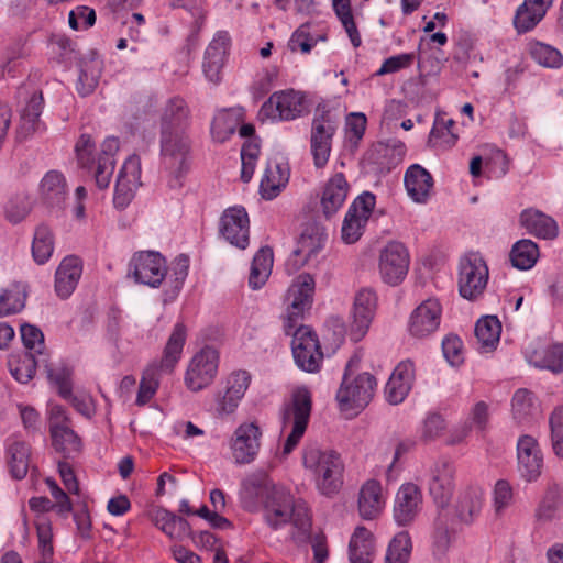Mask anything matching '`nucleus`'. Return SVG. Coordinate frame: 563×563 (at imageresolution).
Returning <instances> with one entry per match:
<instances>
[{
    "mask_svg": "<svg viewBox=\"0 0 563 563\" xmlns=\"http://www.w3.org/2000/svg\"><path fill=\"white\" fill-rule=\"evenodd\" d=\"M52 443L55 450L65 455L76 454L81 448L78 435L69 426L60 428L58 437L56 439L52 438Z\"/></svg>",
    "mask_w": 563,
    "mask_h": 563,
    "instance_id": "59",
    "label": "nucleus"
},
{
    "mask_svg": "<svg viewBox=\"0 0 563 563\" xmlns=\"http://www.w3.org/2000/svg\"><path fill=\"white\" fill-rule=\"evenodd\" d=\"M243 110L232 108L217 112L211 123V136L213 141L223 143L230 139L236 128L243 122Z\"/></svg>",
    "mask_w": 563,
    "mask_h": 563,
    "instance_id": "38",
    "label": "nucleus"
},
{
    "mask_svg": "<svg viewBox=\"0 0 563 563\" xmlns=\"http://www.w3.org/2000/svg\"><path fill=\"white\" fill-rule=\"evenodd\" d=\"M540 368L549 369L553 373L563 371V343L553 344L548 347L542 361L536 362Z\"/></svg>",
    "mask_w": 563,
    "mask_h": 563,
    "instance_id": "64",
    "label": "nucleus"
},
{
    "mask_svg": "<svg viewBox=\"0 0 563 563\" xmlns=\"http://www.w3.org/2000/svg\"><path fill=\"white\" fill-rule=\"evenodd\" d=\"M411 551V538L407 531H401L390 540L385 555V563H408Z\"/></svg>",
    "mask_w": 563,
    "mask_h": 563,
    "instance_id": "52",
    "label": "nucleus"
},
{
    "mask_svg": "<svg viewBox=\"0 0 563 563\" xmlns=\"http://www.w3.org/2000/svg\"><path fill=\"white\" fill-rule=\"evenodd\" d=\"M55 247L53 231L45 224L35 229L32 242V256L35 263L43 265L49 261Z\"/></svg>",
    "mask_w": 563,
    "mask_h": 563,
    "instance_id": "48",
    "label": "nucleus"
},
{
    "mask_svg": "<svg viewBox=\"0 0 563 563\" xmlns=\"http://www.w3.org/2000/svg\"><path fill=\"white\" fill-rule=\"evenodd\" d=\"M422 493L413 483H404L397 490L394 501V519L398 526L410 525L422 509Z\"/></svg>",
    "mask_w": 563,
    "mask_h": 563,
    "instance_id": "19",
    "label": "nucleus"
},
{
    "mask_svg": "<svg viewBox=\"0 0 563 563\" xmlns=\"http://www.w3.org/2000/svg\"><path fill=\"white\" fill-rule=\"evenodd\" d=\"M532 59L542 67L559 69L563 66V54L545 43L534 42L529 45Z\"/></svg>",
    "mask_w": 563,
    "mask_h": 563,
    "instance_id": "50",
    "label": "nucleus"
},
{
    "mask_svg": "<svg viewBox=\"0 0 563 563\" xmlns=\"http://www.w3.org/2000/svg\"><path fill=\"white\" fill-rule=\"evenodd\" d=\"M404 185L408 197L416 203H427L434 187L432 175L420 164L410 165L404 175Z\"/></svg>",
    "mask_w": 563,
    "mask_h": 563,
    "instance_id": "25",
    "label": "nucleus"
},
{
    "mask_svg": "<svg viewBox=\"0 0 563 563\" xmlns=\"http://www.w3.org/2000/svg\"><path fill=\"white\" fill-rule=\"evenodd\" d=\"M30 450L25 442L13 438L8 439L7 462L12 476L16 479L23 478L29 470Z\"/></svg>",
    "mask_w": 563,
    "mask_h": 563,
    "instance_id": "44",
    "label": "nucleus"
},
{
    "mask_svg": "<svg viewBox=\"0 0 563 563\" xmlns=\"http://www.w3.org/2000/svg\"><path fill=\"white\" fill-rule=\"evenodd\" d=\"M325 238L327 235L321 227L317 224L307 225L300 234L297 246L292 252L295 261L299 265L307 263L323 247Z\"/></svg>",
    "mask_w": 563,
    "mask_h": 563,
    "instance_id": "32",
    "label": "nucleus"
},
{
    "mask_svg": "<svg viewBox=\"0 0 563 563\" xmlns=\"http://www.w3.org/2000/svg\"><path fill=\"white\" fill-rule=\"evenodd\" d=\"M290 169L286 163L268 162L260 183V194L266 200L276 198L289 181Z\"/></svg>",
    "mask_w": 563,
    "mask_h": 563,
    "instance_id": "31",
    "label": "nucleus"
},
{
    "mask_svg": "<svg viewBox=\"0 0 563 563\" xmlns=\"http://www.w3.org/2000/svg\"><path fill=\"white\" fill-rule=\"evenodd\" d=\"M332 7L352 45L358 47L362 44V38L354 22L351 0H332Z\"/></svg>",
    "mask_w": 563,
    "mask_h": 563,
    "instance_id": "51",
    "label": "nucleus"
},
{
    "mask_svg": "<svg viewBox=\"0 0 563 563\" xmlns=\"http://www.w3.org/2000/svg\"><path fill=\"white\" fill-rule=\"evenodd\" d=\"M360 356L354 355L347 363L342 384L336 393V400L341 410H362L372 400L377 382L367 372L352 377L353 368L360 363Z\"/></svg>",
    "mask_w": 563,
    "mask_h": 563,
    "instance_id": "5",
    "label": "nucleus"
},
{
    "mask_svg": "<svg viewBox=\"0 0 563 563\" xmlns=\"http://www.w3.org/2000/svg\"><path fill=\"white\" fill-rule=\"evenodd\" d=\"M375 551L373 533L363 526H357L349 542L350 563H371Z\"/></svg>",
    "mask_w": 563,
    "mask_h": 563,
    "instance_id": "35",
    "label": "nucleus"
},
{
    "mask_svg": "<svg viewBox=\"0 0 563 563\" xmlns=\"http://www.w3.org/2000/svg\"><path fill=\"white\" fill-rule=\"evenodd\" d=\"M375 205L376 197L369 191L362 192L353 200L341 228V238L345 244H354L361 239Z\"/></svg>",
    "mask_w": 563,
    "mask_h": 563,
    "instance_id": "10",
    "label": "nucleus"
},
{
    "mask_svg": "<svg viewBox=\"0 0 563 563\" xmlns=\"http://www.w3.org/2000/svg\"><path fill=\"white\" fill-rule=\"evenodd\" d=\"M25 291L20 285H12L0 294V318L20 312L25 305Z\"/></svg>",
    "mask_w": 563,
    "mask_h": 563,
    "instance_id": "54",
    "label": "nucleus"
},
{
    "mask_svg": "<svg viewBox=\"0 0 563 563\" xmlns=\"http://www.w3.org/2000/svg\"><path fill=\"white\" fill-rule=\"evenodd\" d=\"M518 471L527 482H534L541 475L543 456L537 440L522 435L517 442Z\"/></svg>",
    "mask_w": 563,
    "mask_h": 563,
    "instance_id": "20",
    "label": "nucleus"
},
{
    "mask_svg": "<svg viewBox=\"0 0 563 563\" xmlns=\"http://www.w3.org/2000/svg\"><path fill=\"white\" fill-rule=\"evenodd\" d=\"M302 464L322 495L332 496L340 490L344 465L335 451L309 444L303 449Z\"/></svg>",
    "mask_w": 563,
    "mask_h": 563,
    "instance_id": "2",
    "label": "nucleus"
},
{
    "mask_svg": "<svg viewBox=\"0 0 563 563\" xmlns=\"http://www.w3.org/2000/svg\"><path fill=\"white\" fill-rule=\"evenodd\" d=\"M186 342V328L181 323H177L163 351V356L158 364H153L158 371L170 373L179 362L183 349Z\"/></svg>",
    "mask_w": 563,
    "mask_h": 563,
    "instance_id": "36",
    "label": "nucleus"
},
{
    "mask_svg": "<svg viewBox=\"0 0 563 563\" xmlns=\"http://www.w3.org/2000/svg\"><path fill=\"white\" fill-rule=\"evenodd\" d=\"M316 283L311 275L300 274L289 286L285 305L294 306L308 310L311 307L314 294Z\"/></svg>",
    "mask_w": 563,
    "mask_h": 563,
    "instance_id": "39",
    "label": "nucleus"
},
{
    "mask_svg": "<svg viewBox=\"0 0 563 563\" xmlns=\"http://www.w3.org/2000/svg\"><path fill=\"white\" fill-rule=\"evenodd\" d=\"M147 517L152 523L170 540L183 541L191 532L190 526L186 519L176 516L163 507L150 509Z\"/></svg>",
    "mask_w": 563,
    "mask_h": 563,
    "instance_id": "28",
    "label": "nucleus"
},
{
    "mask_svg": "<svg viewBox=\"0 0 563 563\" xmlns=\"http://www.w3.org/2000/svg\"><path fill=\"white\" fill-rule=\"evenodd\" d=\"M520 224L528 233L539 239L554 240L559 235L558 222L551 216L534 208L521 211Z\"/></svg>",
    "mask_w": 563,
    "mask_h": 563,
    "instance_id": "30",
    "label": "nucleus"
},
{
    "mask_svg": "<svg viewBox=\"0 0 563 563\" xmlns=\"http://www.w3.org/2000/svg\"><path fill=\"white\" fill-rule=\"evenodd\" d=\"M442 318V306L437 298L422 301L410 314L408 332L417 339L427 338L438 331Z\"/></svg>",
    "mask_w": 563,
    "mask_h": 563,
    "instance_id": "17",
    "label": "nucleus"
},
{
    "mask_svg": "<svg viewBox=\"0 0 563 563\" xmlns=\"http://www.w3.org/2000/svg\"><path fill=\"white\" fill-rule=\"evenodd\" d=\"M49 379L57 386L59 395L65 399H70L75 409L86 417H91L95 412L93 400L88 394H77L71 396V383L69 373L66 371H48Z\"/></svg>",
    "mask_w": 563,
    "mask_h": 563,
    "instance_id": "33",
    "label": "nucleus"
},
{
    "mask_svg": "<svg viewBox=\"0 0 563 563\" xmlns=\"http://www.w3.org/2000/svg\"><path fill=\"white\" fill-rule=\"evenodd\" d=\"M455 467L448 461L434 463L430 471L429 492L438 506L449 504L455 489Z\"/></svg>",
    "mask_w": 563,
    "mask_h": 563,
    "instance_id": "22",
    "label": "nucleus"
},
{
    "mask_svg": "<svg viewBox=\"0 0 563 563\" xmlns=\"http://www.w3.org/2000/svg\"><path fill=\"white\" fill-rule=\"evenodd\" d=\"M416 377L415 365L410 360L401 361L393 371L385 387L389 404L398 405L409 395Z\"/></svg>",
    "mask_w": 563,
    "mask_h": 563,
    "instance_id": "24",
    "label": "nucleus"
},
{
    "mask_svg": "<svg viewBox=\"0 0 563 563\" xmlns=\"http://www.w3.org/2000/svg\"><path fill=\"white\" fill-rule=\"evenodd\" d=\"M230 37L227 32H218L208 45L203 58V73L211 82L220 80L221 69L224 65Z\"/></svg>",
    "mask_w": 563,
    "mask_h": 563,
    "instance_id": "26",
    "label": "nucleus"
},
{
    "mask_svg": "<svg viewBox=\"0 0 563 563\" xmlns=\"http://www.w3.org/2000/svg\"><path fill=\"white\" fill-rule=\"evenodd\" d=\"M263 430L256 421L240 423L228 441L232 461L238 465L254 462L262 445Z\"/></svg>",
    "mask_w": 563,
    "mask_h": 563,
    "instance_id": "8",
    "label": "nucleus"
},
{
    "mask_svg": "<svg viewBox=\"0 0 563 563\" xmlns=\"http://www.w3.org/2000/svg\"><path fill=\"white\" fill-rule=\"evenodd\" d=\"M189 109L186 101L179 97L170 98L162 113V129L180 130L187 126Z\"/></svg>",
    "mask_w": 563,
    "mask_h": 563,
    "instance_id": "46",
    "label": "nucleus"
},
{
    "mask_svg": "<svg viewBox=\"0 0 563 563\" xmlns=\"http://www.w3.org/2000/svg\"><path fill=\"white\" fill-rule=\"evenodd\" d=\"M291 350L295 363L308 373L319 371L323 354L317 334L309 327H299L294 332Z\"/></svg>",
    "mask_w": 563,
    "mask_h": 563,
    "instance_id": "14",
    "label": "nucleus"
},
{
    "mask_svg": "<svg viewBox=\"0 0 563 563\" xmlns=\"http://www.w3.org/2000/svg\"><path fill=\"white\" fill-rule=\"evenodd\" d=\"M539 255L537 243L529 239H522L512 245L509 256L514 267L528 271L536 265Z\"/></svg>",
    "mask_w": 563,
    "mask_h": 563,
    "instance_id": "47",
    "label": "nucleus"
},
{
    "mask_svg": "<svg viewBox=\"0 0 563 563\" xmlns=\"http://www.w3.org/2000/svg\"><path fill=\"white\" fill-rule=\"evenodd\" d=\"M262 516L272 530L291 525L292 537L296 539L307 536L311 528V516L306 503L296 498L291 490L283 485L267 490L266 500L262 505Z\"/></svg>",
    "mask_w": 563,
    "mask_h": 563,
    "instance_id": "1",
    "label": "nucleus"
},
{
    "mask_svg": "<svg viewBox=\"0 0 563 563\" xmlns=\"http://www.w3.org/2000/svg\"><path fill=\"white\" fill-rule=\"evenodd\" d=\"M95 144L90 135L82 134L76 143V155L80 166L93 167V177L99 189L109 187L111 177L115 167V154L119 151L120 142L114 136L107 137L100 148V153L95 165L92 157Z\"/></svg>",
    "mask_w": 563,
    "mask_h": 563,
    "instance_id": "4",
    "label": "nucleus"
},
{
    "mask_svg": "<svg viewBox=\"0 0 563 563\" xmlns=\"http://www.w3.org/2000/svg\"><path fill=\"white\" fill-rule=\"evenodd\" d=\"M45 361V358L36 357L34 353L22 352L12 354L9 357L8 365L11 375L19 383L25 384L32 379L36 366Z\"/></svg>",
    "mask_w": 563,
    "mask_h": 563,
    "instance_id": "45",
    "label": "nucleus"
},
{
    "mask_svg": "<svg viewBox=\"0 0 563 563\" xmlns=\"http://www.w3.org/2000/svg\"><path fill=\"white\" fill-rule=\"evenodd\" d=\"M350 185L342 173L330 177L321 192V209L325 217L335 214L345 203Z\"/></svg>",
    "mask_w": 563,
    "mask_h": 563,
    "instance_id": "27",
    "label": "nucleus"
},
{
    "mask_svg": "<svg viewBox=\"0 0 563 563\" xmlns=\"http://www.w3.org/2000/svg\"><path fill=\"white\" fill-rule=\"evenodd\" d=\"M377 308V295L372 288L360 289L354 297L350 336L354 342L367 333Z\"/></svg>",
    "mask_w": 563,
    "mask_h": 563,
    "instance_id": "16",
    "label": "nucleus"
},
{
    "mask_svg": "<svg viewBox=\"0 0 563 563\" xmlns=\"http://www.w3.org/2000/svg\"><path fill=\"white\" fill-rule=\"evenodd\" d=\"M410 267V254L404 243L389 241L378 253L377 271L379 279L391 287L406 279Z\"/></svg>",
    "mask_w": 563,
    "mask_h": 563,
    "instance_id": "7",
    "label": "nucleus"
},
{
    "mask_svg": "<svg viewBox=\"0 0 563 563\" xmlns=\"http://www.w3.org/2000/svg\"><path fill=\"white\" fill-rule=\"evenodd\" d=\"M42 200L51 208H60L67 195L66 179L56 170L47 172L40 185Z\"/></svg>",
    "mask_w": 563,
    "mask_h": 563,
    "instance_id": "37",
    "label": "nucleus"
},
{
    "mask_svg": "<svg viewBox=\"0 0 563 563\" xmlns=\"http://www.w3.org/2000/svg\"><path fill=\"white\" fill-rule=\"evenodd\" d=\"M515 501L512 485L506 479H498L492 490V505L497 516H501Z\"/></svg>",
    "mask_w": 563,
    "mask_h": 563,
    "instance_id": "56",
    "label": "nucleus"
},
{
    "mask_svg": "<svg viewBox=\"0 0 563 563\" xmlns=\"http://www.w3.org/2000/svg\"><path fill=\"white\" fill-rule=\"evenodd\" d=\"M82 274V264L77 256H66L55 272L54 288L60 299H67L76 289Z\"/></svg>",
    "mask_w": 563,
    "mask_h": 563,
    "instance_id": "29",
    "label": "nucleus"
},
{
    "mask_svg": "<svg viewBox=\"0 0 563 563\" xmlns=\"http://www.w3.org/2000/svg\"><path fill=\"white\" fill-rule=\"evenodd\" d=\"M43 109V96L41 91L33 90L27 97L25 96V104L20 111L19 134L27 137L42 128L40 115Z\"/></svg>",
    "mask_w": 563,
    "mask_h": 563,
    "instance_id": "34",
    "label": "nucleus"
},
{
    "mask_svg": "<svg viewBox=\"0 0 563 563\" xmlns=\"http://www.w3.org/2000/svg\"><path fill=\"white\" fill-rule=\"evenodd\" d=\"M38 538V547L44 560L53 555V530L52 522L45 516H40L35 522Z\"/></svg>",
    "mask_w": 563,
    "mask_h": 563,
    "instance_id": "61",
    "label": "nucleus"
},
{
    "mask_svg": "<svg viewBox=\"0 0 563 563\" xmlns=\"http://www.w3.org/2000/svg\"><path fill=\"white\" fill-rule=\"evenodd\" d=\"M141 159L136 155L129 156L119 170L113 203L118 209L126 208L134 199L137 189L142 186L141 181Z\"/></svg>",
    "mask_w": 563,
    "mask_h": 563,
    "instance_id": "15",
    "label": "nucleus"
},
{
    "mask_svg": "<svg viewBox=\"0 0 563 563\" xmlns=\"http://www.w3.org/2000/svg\"><path fill=\"white\" fill-rule=\"evenodd\" d=\"M325 40V35L312 34L310 24H302L291 35L288 46L292 52L300 51L301 53L307 54L310 53L312 47H314L319 41Z\"/></svg>",
    "mask_w": 563,
    "mask_h": 563,
    "instance_id": "55",
    "label": "nucleus"
},
{
    "mask_svg": "<svg viewBox=\"0 0 563 563\" xmlns=\"http://www.w3.org/2000/svg\"><path fill=\"white\" fill-rule=\"evenodd\" d=\"M159 372L152 365L144 371L139 386L136 405L144 406L155 396L159 386Z\"/></svg>",
    "mask_w": 563,
    "mask_h": 563,
    "instance_id": "57",
    "label": "nucleus"
},
{
    "mask_svg": "<svg viewBox=\"0 0 563 563\" xmlns=\"http://www.w3.org/2000/svg\"><path fill=\"white\" fill-rule=\"evenodd\" d=\"M387 495L376 479L366 481L360 488L357 509L362 519L375 520L386 507Z\"/></svg>",
    "mask_w": 563,
    "mask_h": 563,
    "instance_id": "23",
    "label": "nucleus"
},
{
    "mask_svg": "<svg viewBox=\"0 0 563 563\" xmlns=\"http://www.w3.org/2000/svg\"><path fill=\"white\" fill-rule=\"evenodd\" d=\"M501 333V323L495 316L481 318L475 327V335L482 352H490L499 343Z\"/></svg>",
    "mask_w": 563,
    "mask_h": 563,
    "instance_id": "43",
    "label": "nucleus"
},
{
    "mask_svg": "<svg viewBox=\"0 0 563 563\" xmlns=\"http://www.w3.org/2000/svg\"><path fill=\"white\" fill-rule=\"evenodd\" d=\"M161 147L164 164L170 169L181 172L190 152V141L186 131L162 129Z\"/></svg>",
    "mask_w": 563,
    "mask_h": 563,
    "instance_id": "18",
    "label": "nucleus"
},
{
    "mask_svg": "<svg viewBox=\"0 0 563 563\" xmlns=\"http://www.w3.org/2000/svg\"><path fill=\"white\" fill-rule=\"evenodd\" d=\"M21 339L26 349L25 352L34 353L36 357L45 358L43 355L44 335L38 328L31 324L21 325Z\"/></svg>",
    "mask_w": 563,
    "mask_h": 563,
    "instance_id": "58",
    "label": "nucleus"
},
{
    "mask_svg": "<svg viewBox=\"0 0 563 563\" xmlns=\"http://www.w3.org/2000/svg\"><path fill=\"white\" fill-rule=\"evenodd\" d=\"M220 233L230 244L244 250L249 245V217L245 209H227L220 220Z\"/></svg>",
    "mask_w": 563,
    "mask_h": 563,
    "instance_id": "21",
    "label": "nucleus"
},
{
    "mask_svg": "<svg viewBox=\"0 0 563 563\" xmlns=\"http://www.w3.org/2000/svg\"><path fill=\"white\" fill-rule=\"evenodd\" d=\"M276 486V484L263 482L256 477L246 478L242 483L240 492V499L243 507L249 511L256 510L258 503L263 505L266 500L267 490Z\"/></svg>",
    "mask_w": 563,
    "mask_h": 563,
    "instance_id": "42",
    "label": "nucleus"
},
{
    "mask_svg": "<svg viewBox=\"0 0 563 563\" xmlns=\"http://www.w3.org/2000/svg\"><path fill=\"white\" fill-rule=\"evenodd\" d=\"M489 279L488 265L479 252L464 253L457 263V289L462 298L473 301L481 298Z\"/></svg>",
    "mask_w": 563,
    "mask_h": 563,
    "instance_id": "6",
    "label": "nucleus"
},
{
    "mask_svg": "<svg viewBox=\"0 0 563 563\" xmlns=\"http://www.w3.org/2000/svg\"><path fill=\"white\" fill-rule=\"evenodd\" d=\"M219 354L212 347H203L196 353L187 367L185 385L191 391H200L208 387L218 373Z\"/></svg>",
    "mask_w": 563,
    "mask_h": 563,
    "instance_id": "13",
    "label": "nucleus"
},
{
    "mask_svg": "<svg viewBox=\"0 0 563 563\" xmlns=\"http://www.w3.org/2000/svg\"><path fill=\"white\" fill-rule=\"evenodd\" d=\"M274 263L272 249L261 247L253 257L249 285L252 289L262 288L271 276Z\"/></svg>",
    "mask_w": 563,
    "mask_h": 563,
    "instance_id": "41",
    "label": "nucleus"
},
{
    "mask_svg": "<svg viewBox=\"0 0 563 563\" xmlns=\"http://www.w3.org/2000/svg\"><path fill=\"white\" fill-rule=\"evenodd\" d=\"M311 395L306 387H299L291 394L290 400L280 409L282 432L286 434L283 454H290L301 441L310 420Z\"/></svg>",
    "mask_w": 563,
    "mask_h": 563,
    "instance_id": "3",
    "label": "nucleus"
},
{
    "mask_svg": "<svg viewBox=\"0 0 563 563\" xmlns=\"http://www.w3.org/2000/svg\"><path fill=\"white\" fill-rule=\"evenodd\" d=\"M338 125V119L328 111L313 119L310 131V153L316 168H323L328 164Z\"/></svg>",
    "mask_w": 563,
    "mask_h": 563,
    "instance_id": "11",
    "label": "nucleus"
},
{
    "mask_svg": "<svg viewBox=\"0 0 563 563\" xmlns=\"http://www.w3.org/2000/svg\"><path fill=\"white\" fill-rule=\"evenodd\" d=\"M549 423L553 451L556 456L563 457V407L553 410Z\"/></svg>",
    "mask_w": 563,
    "mask_h": 563,
    "instance_id": "63",
    "label": "nucleus"
},
{
    "mask_svg": "<svg viewBox=\"0 0 563 563\" xmlns=\"http://www.w3.org/2000/svg\"><path fill=\"white\" fill-rule=\"evenodd\" d=\"M544 14L525 0L516 10L514 27L520 34L532 31L543 19Z\"/></svg>",
    "mask_w": 563,
    "mask_h": 563,
    "instance_id": "53",
    "label": "nucleus"
},
{
    "mask_svg": "<svg viewBox=\"0 0 563 563\" xmlns=\"http://www.w3.org/2000/svg\"><path fill=\"white\" fill-rule=\"evenodd\" d=\"M485 503V490L481 486H470L461 495L457 516L465 523L472 522L481 512Z\"/></svg>",
    "mask_w": 563,
    "mask_h": 563,
    "instance_id": "40",
    "label": "nucleus"
},
{
    "mask_svg": "<svg viewBox=\"0 0 563 563\" xmlns=\"http://www.w3.org/2000/svg\"><path fill=\"white\" fill-rule=\"evenodd\" d=\"M560 496L558 490H549L536 510V518L540 522H550L559 516Z\"/></svg>",
    "mask_w": 563,
    "mask_h": 563,
    "instance_id": "60",
    "label": "nucleus"
},
{
    "mask_svg": "<svg viewBox=\"0 0 563 563\" xmlns=\"http://www.w3.org/2000/svg\"><path fill=\"white\" fill-rule=\"evenodd\" d=\"M306 111L305 96L288 89L274 92L261 107L260 117L273 121H290L301 117Z\"/></svg>",
    "mask_w": 563,
    "mask_h": 563,
    "instance_id": "9",
    "label": "nucleus"
},
{
    "mask_svg": "<svg viewBox=\"0 0 563 563\" xmlns=\"http://www.w3.org/2000/svg\"><path fill=\"white\" fill-rule=\"evenodd\" d=\"M512 415L518 421H523L530 417L534 410L532 395L527 389H519L512 397Z\"/></svg>",
    "mask_w": 563,
    "mask_h": 563,
    "instance_id": "62",
    "label": "nucleus"
},
{
    "mask_svg": "<svg viewBox=\"0 0 563 563\" xmlns=\"http://www.w3.org/2000/svg\"><path fill=\"white\" fill-rule=\"evenodd\" d=\"M103 63L98 57H91L81 63L77 82V91L81 96H88L95 91L99 84Z\"/></svg>",
    "mask_w": 563,
    "mask_h": 563,
    "instance_id": "49",
    "label": "nucleus"
},
{
    "mask_svg": "<svg viewBox=\"0 0 563 563\" xmlns=\"http://www.w3.org/2000/svg\"><path fill=\"white\" fill-rule=\"evenodd\" d=\"M166 274V261L158 252L141 251L130 260L129 276L135 283L155 288L162 284Z\"/></svg>",
    "mask_w": 563,
    "mask_h": 563,
    "instance_id": "12",
    "label": "nucleus"
}]
</instances>
